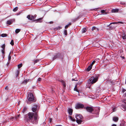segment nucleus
Instances as JSON below:
<instances>
[{
	"mask_svg": "<svg viewBox=\"0 0 126 126\" xmlns=\"http://www.w3.org/2000/svg\"><path fill=\"white\" fill-rule=\"evenodd\" d=\"M49 126L48 125H46L45 126Z\"/></svg>",
	"mask_w": 126,
	"mask_h": 126,
	"instance_id": "53",
	"label": "nucleus"
},
{
	"mask_svg": "<svg viewBox=\"0 0 126 126\" xmlns=\"http://www.w3.org/2000/svg\"><path fill=\"white\" fill-rule=\"evenodd\" d=\"M77 80H75V79H72V81H77Z\"/></svg>",
	"mask_w": 126,
	"mask_h": 126,
	"instance_id": "46",
	"label": "nucleus"
},
{
	"mask_svg": "<svg viewBox=\"0 0 126 126\" xmlns=\"http://www.w3.org/2000/svg\"><path fill=\"white\" fill-rule=\"evenodd\" d=\"M122 109L123 110H126V106H124V105H122Z\"/></svg>",
	"mask_w": 126,
	"mask_h": 126,
	"instance_id": "18",
	"label": "nucleus"
},
{
	"mask_svg": "<svg viewBox=\"0 0 126 126\" xmlns=\"http://www.w3.org/2000/svg\"><path fill=\"white\" fill-rule=\"evenodd\" d=\"M28 81V80H27V79H26L25 80L23 81V83H26Z\"/></svg>",
	"mask_w": 126,
	"mask_h": 126,
	"instance_id": "34",
	"label": "nucleus"
},
{
	"mask_svg": "<svg viewBox=\"0 0 126 126\" xmlns=\"http://www.w3.org/2000/svg\"><path fill=\"white\" fill-rule=\"evenodd\" d=\"M69 118L72 121H75V119L73 118L71 116H69Z\"/></svg>",
	"mask_w": 126,
	"mask_h": 126,
	"instance_id": "21",
	"label": "nucleus"
},
{
	"mask_svg": "<svg viewBox=\"0 0 126 126\" xmlns=\"http://www.w3.org/2000/svg\"><path fill=\"white\" fill-rule=\"evenodd\" d=\"M126 90L124 89H122V92L123 93H124L125 91H126Z\"/></svg>",
	"mask_w": 126,
	"mask_h": 126,
	"instance_id": "40",
	"label": "nucleus"
},
{
	"mask_svg": "<svg viewBox=\"0 0 126 126\" xmlns=\"http://www.w3.org/2000/svg\"><path fill=\"white\" fill-rule=\"evenodd\" d=\"M71 23H69L68 24L66 25L65 26V29H67L68 27L69 26V25H71Z\"/></svg>",
	"mask_w": 126,
	"mask_h": 126,
	"instance_id": "26",
	"label": "nucleus"
},
{
	"mask_svg": "<svg viewBox=\"0 0 126 126\" xmlns=\"http://www.w3.org/2000/svg\"><path fill=\"white\" fill-rule=\"evenodd\" d=\"M13 118H13V117H12V119H13Z\"/></svg>",
	"mask_w": 126,
	"mask_h": 126,
	"instance_id": "54",
	"label": "nucleus"
},
{
	"mask_svg": "<svg viewBox=\"0 0 126 126\" xmlns=\"http://www.w3.org/2000/svg\"><path fill=\"white\" fill-rule=\"evenodd\" d=\"M118 118L116 117H114L113 118V120L115 121L116 122L118 121Z\"/></svg>",
	"mask_w": 126,
	"mask_h": 126,
	"instance_id": "14",
	"label": "nucleus"
},
{
	"mask_svg": "<svg viewBox=\"0 0 126 126\" xmlns=\"http://www.w3.org/2000/svg\"><path fill=\"white\" fill-rule=\"evenodd\" d=\"M62 126L61 125H58L57 126Z\"/></svg>",
	"mask_w": 126,
	"mask_h": 126,
	"instance_id": "52",
	"label": "nucleus"
},
{
	"mask_svg": "<svg viewBox=\"0 0 126 126\" xmlns=\"http://www.w3.org/2000/svg\"><path fill=\"white\" fill-rule=\"evenodd\" d=\"M86 28H83L82 29V32L83 33H85L86 32Z\"/></svg>",
	"mask_w": 126,
	"mask_h": 126,
	"instance_id": "23",
	"label": "nucleus"
},
{
	"mask_svg": "<svg viewBox=\"0 0 126 126\" xmlns=\"http://www.w3.org/2000/svg\"><path fill=\"white\" fill-rule=\"evenodd\" d=\"M115 109H116L115 107H114H114L113 108V112H114V111H115L116 110Z\"/></svg>",
	"mask_w": 126,
	"mask_h": 126,
	"instance_id": "38",
	"label": "nucleus"
},
{
	"mask_svg": "<svg viewBox=\"0 0 126 126\" xmlns=\"http://www.w3.org/2000/svg\"><path fill=\"white\" fill-rule=\"evenodd\" d=\"M92 65H90V66H89L88 68H87V71H89L90 70L92 69Z\"/></svg>",
	"mask_w": 126,
	"mask_h": 126,
	"instance_id": "17",
	"label": "nucleus"
},
{
	"mask_svg": "<svg viewBox=\"0 0 126 126\" xmlns=\"http://www.w3.org/2000/svg\"><path fill=\"white\" fill-rule=\"evenodd\" d=\"M7 36V34H2L1 35V36L2 37H4Z\"/></svg>",
	"mask_w": 126,
	"mask_h": 126,
	"instance_id": "28",
	"label": "nucleus"
},
{
	"mask_svg": "<svg viewBox=\"0 0 126 126\" xmlns=\"http://www.w3.org/2000/svg\"><path fill=\"white\" fill-rule=\"evenodd\" d=\"M27 18L29 19L30 20H32L34 19L33 16L32 15H28L27 16Z\"/></svg>",
	"mask_w": 126,
	"mask_h": 126,
	"instance_id": "9",
	"label": "nucleus"
},
{
	"mask_svg": "<svg viewBox=\"0 0 126 126\" xmlns=\"http://www.w3.org/2000/svg\"><path fill=\"white\" fill-rule=\"evenodd\" d=\"M27 99L29 101L31 102H34L36 101V100L35 99L33 95L31 93H29Z\"/></svg>",
	"mask_w": 126,
	"mask_h": 126,
	"instance_id": "4",
	"label": "nucleus"
},
{
	"mask_svg": "<svg viewBox=\"0 0 126 126\" xmlns=\"http://www.w3.org/2000/svg\"><path fill=\"white\" fill-rule=\"evenodd\" d=\"M20 71V70L19 69H18L16 71V72L15 73V74L16 77L18 76L19 74Z\"/></svg>",
	"mask_w": 126,
	"mask_h": 126,
	"instance_id": "12",
	"label": "nucleus"
},
{
	"mask_svg": "<svg viewBox=\"0 0 126 126\" xmlns=\"http://www.w3.org/2000/svg\"><path fill=\"white\" fill-rule=\"evenodd\" d=\"M42 19V18H39L35 20V21H36V22H40V21Z\"/></svg>",
	"mask_w": 126,
	"mask_h": 126,
	"instance_id": "19",
	"label": "nucleus"
},
{
	"mask_svg": "<svg viewBox=\"0 0 126 126\" xmlns=\"http://www.w3.org/2000/svg\"><path fill=\"white\" fill-rule=\"evenodd\" d=\"M86 109L87 111L90 112H92L93 110V109L92 107H87L86 108Z\"/></svg>",
	"mask_w": 126,
	"mask_h": 126,
	"instance_id": "8",
	"label": "nucleus"
},
{
	"mask_svg": "<svg viewBox=\"0 0 126 126\" xmlns=\"http://www.w3.org/2000/svg\"><path fill=\"white\" fill-rule=\"evenodd\" d=\"M15 20V19H11L8 20L7 22V24L9 25L11 24Z\"/></svg>",
	"mask_w": 126,
	"mask_h": 126,
	"instance_id": "7",
	"label": "nucleus"
},
{
	"mask_svg": "<svg viewBox=\"0 0 126 126\" xmlns=\"http://www.w3.org/2000/svg\"><path fill=\"white\" fill-rule=\"evenodd\" d=\"M60 54L58 53L56 54V55L54 56V57L53 58V60H54L56 59L59 58L60 57Z\"/></svg>",
	"mask_w": 126,
	"mask_h": 126,
	"instance_id": "10",
	"label": "nucleus"
},
{
	"mask_svg": "<svg viewBox=\"0 0 126 126\" xmlns=\"http://www.w3.org/2000/svg\"><path fill=\"white\" fill-rule=\"evenodd\" d=\"M74 90L76 91L77 92H79L78 90L76 87H75L74 88Z\"/></svg>",
	"mask_w": 126,
	"mask_h": 126,
	"instance_id": "37",
	"label": "nucleus"
},
{
	"mask_svg": "<svg viewBox=\"0 0 126 126\" xmlns=\"http://www.w3.org/2000/svg\"><path fill=\"white\" fill-rule=\"evenodd\" d=\"M46 123L45 122H44L43 123V125H45V124Z\"/></svg>",
	"mask_w": 126,
	"mask_h": 126,
	"instance_id": "51",
	"label": "nucleus"
},
{
	"mask_svg": "<svg viewBox=\"0 0 126 126\" xmlns=\"http://www.w3.org/2000/svg\"><path fill=\"white\" fill-rule=\"evenodd\" d=\"M101 13L104 14H107L106 12L104 10H102L101 11Z\"/></svg>",
	"mask_w": 126,
	"mask_h": 126,
	"instance_id": "22",
	"label": "nucleus"
},
{
	"mask_svg": "<svg viewBox=\"0 0 126 126\" xmlns=\"http://www.w3.org/2000/svg\"><path fill=\"white\" fill-rule=\"evenodd\" d=\"M123 58H124V57H123Z\"/></svg>",
	"mask_w": 126,
	"mask_h": 126,
	"instance_id": "55",
	"label": "nucleus"
},
{
	"mask_svg": "<svg viewBox=\"0 0 126 126\" xmlns=\"http://www.w3.org/2000/svg\"><path fill=\"white\" fill-rule=\"evenodd\" d=\"M73 112V110L71 109H68V112L69 114L70 115H71L72 114Z\"/></svg>",
	"mask_w": 126,
	"mask_h": 126,
	"instance_id": "11",
	"label": "nucleus"
},
{
	"mask_svg": "<svg viewBox=\"0 0 126 126\" xmlns=\"http://www.w3.org/2000/svg\"><path fill=\"white\" fill-rule=\"evenodd\" d=\"M18 9V7H16L15 8L13 9V11L14 12H16V11Z\"/></svg>",
	"mask_w": 126,
	"mask_h": 126,
	"instance_id": "31",
	"label": "nucleus"
},
{
	"mask_svg": "<svg viewBox=\"0 0 126 126\" xmlns=\"http://www.w3.org/2000/svg\"><path fill=\"white\" fill-rule=\"evenodd\" d=\"M22 65V63H20L18 65V69L20 68Z\"/></svg>",
	"mask_w": 126,
	"mask_h": 126,
	"instance_id": "25",
	"label": "nucleus"
},
{
	"mask_svg": "<svg viewBox=\"0 0 126 126\" xmlns=\"http://www.w3.org/2000/svg\"><path fill=\"white\" fill-rule=\"evenodd\" d=\"M10 44L12 46H13L14 45V42L13 40H11V41L10 43Z\"/></svg>",
	"mask_w": 126,
	"mask_h": 126,
	"instance_id": "32",
	"label": "nucleus"
},
{
	"mask_svg": "<svg viewBox=\"0 0 126 126\" xmlns=\"http://www.w3.org/2000/svg\"><path fill=\"white\" fill-rule=\"evenodd\" d=\"M38 108L37 105H34L33 106L32 110L33 112H35L38 110Z\"/></svg>",
	"mask_w": 126,
	"mask_h": 126,
	"instance_id": "5",
	"label": "nucleus"
},
{
	"mask_svg": "<svg viewBox=\"0 0 126 126\" xmlns=\"http://www.w3.org/2000/svg\"><path fill=\"white\" fill-rule=\"evenodd\" d=\"M5 50L4 49H2L1 50V52L2 53V54H3V57L4 56V54H5V51H4Z\"/></svg>",
	"mask_w": 126,
	"mask_h": 126,
	"instance_id": "27",
	"label": "nucleus"
},
{
	"mask_svg": "<svg viewBox=\"0 0 126 126\" xmlns=\"http://www.w3.org/2000/svg\"><path fill=\"white\" fill-rule=\"evenodd\" d=\"M96 28V27H92V31L94 30Z\"/></svg>",
	"mask_w": 126,
	"mask_h": 126,
	"instance_id": "39",
	"label": "nucleus"
},
{
	"mask_svg": "<svg viewBox=\"0 0 126 126\" xmlns=\"http://www.w3.org/2000/svg\"><path fill=\"white\" fill-rule=\"evenodd\" d=\"M64 34L66 36L67 34V30H64Z\"/></svg>",
	"mask_w": 126,
	"mask_h": 126,
	"instance_id": "29",
	"label": "nucleus"
},
{
	"mask_svg": "<svg viewBox=\"0 0 126 126\" xmlns=\"http://www.w3.org/2000/svg\"><path fill=\"white\" fill-rule=\"evenodd\" d=\"M95 62V61H93L92 63L91 64V65H92V66L93 65L94 63Z\"/></svg>",
	"mask_w": 126,
	"mask_h": 126,
	"instance_id": "35",
	"label": "nucleus"
},
{
	"mask_svg": "<svg viewBox=\"0 0 126 126\" xmlns=\"http://www.w3.org/2000/svg\"><path fill=\"white\" fill-rule=\"evenodd\" d=\"M119 10L118 9H113L112 10V13L117 12H118Z\"/></svg>",
	"mask_w": 126,
	"mask_h": 126,
	"instance_id": "15",
	"label": "nucleus"
},
{
	"mask_svg": "<svg viewBox=\"0 0 126 126\" xmlns=\"http://www.w3.org/2000/svg\"><path fill=\"white\" fill-rule=\"evenodd\" d=\"M77 122L79 124H80L83 121V117L81 115L79 114H76L75 116Z\"/></svg>",
	"mask_w": 126,
	"mask_h": 126,
	"instance_id": "2",
	"label": "nucleus"
},
{
	"mask_svg": "<svg viewBox=\"0 0 126 126\" xmlns=\"http://www.w3.org/2000/svg\"><path fill=\"white\" fill-rule=\"evenodd\" d=\"M19 117V115H17L16 117V119Z\"/></svg>",
	"mask_w": 126,
	"mask_h": 126,
	"instance_id": "42",
	"label": "nucleus"
},
{
	"mask_svg": "<svg viewBox=\"0 0 126 126\" xmlns=\"http://www.w3.org/2000/svg\"><path fill=\"white\" fill-rule=\"evenodd\" d=\"M10 53L9 54L8 57V62H9V63L10 62V61L11 59V56H10Z\"/></svg>",
	"mask_w": 126,
	"mask_h": 126,
	"instance_id": "24",
	"label": "nucleus"
},
{
	"mask_svg": "<svg viewBox=\"0 0 126 126\" xmlns=\"http://www.w3.org/2000/svg\"><path fill=\"white\" fill-rule=\"evenodd\" d=\"M123 96L124 97H125L126 96V92L125 93V94Z\"/></svg>",
	"mask_w": 126,
	"mask_h": 126,
	"instance_id": "48",
	"label": "nucleus"
},
{
	"mask_svg": "<svg viewBox=\"0 0 126 126\" xmlns=\"http://www.w3.org/2000/svg\"><path fill=\"white\" fill-rule=\"evenodd\" d=\"M123 102L124 103H125L126 104V100H124Z\"/></svg>",
	"mask_w": 126,
	"mask_h": 126,
	"instance_id": "44",
	"label": "nucleus"
},
{
	"mask_svg": "<svg viewBox=\"0 0 126 126\" xmlns=\"http://www.w3.org/2000/svg\"><path fill=\"white\" fill-rule=\"evenodd\" d=\"M52 121V119H50L49 120V122H51Z\"/></svg>",
	"mask_w": 126,
	"mask_h": 126,
	"instance_id": "49",
	"label": "nucleus"
},
{
	"mask_svg": "<svg viewBox=\"0 0 126 126\" xmlns=\"http://www.w3.org/2000/svg\"><path fill=\"white\" fill-rule=\"evenodd\" d=\"M122 36L123 39H126V35L125 33H123Z\"/></svg>",
	"mask_w": 126,
	"mask_h": 126,
	"instance_id": "16",
	"label": "nucleus"
},
{
	"mask_svg": "<svg viewBox=\"0 0 126 126\" xmlns=\"http://www.w3.org/2000/svg\"><path fill=\"white\" fill-rule=\"evenodd\" d=\"M1 47L3 48V49H4L5 48V45L4 44H3L1 46Z\"/></svg>",
	"mask_w": 126,
	"mask_h": 126,
	"instance_id": "30",
	"label": "nucleus"
},
{
	"mask_svg": "<svg viewBox=\"0 0 126 126\" xmlns=\"http://www.w3.org/2000/svg\"><path fill=\"white\" fill-rule=\"evenodd\" d=\"M63 86L64 87H65V84L64 83V82H63Z\"/></svg>",
	"mask_w": 126,
	"mask_h": 126,
	"instance_id": "43",
	"label": "nucleus"
},
{
	"mask_svg": "<svg viewBox=\"0 0 126 126\" xmlns=\"http://www.w3.org/2000/svg\"><path fill=\"white\" fill-rule=\"evenodd\" d=\"M97 77H92L90 78L88 82V84H93L95 83L98 80Z\"/></svg>",
	"mask_w": 126,
	"mask_h": 126,
	"instance_id": "3",
	"label": "nucleus"
},
{
	"mask_svg": "<svg viewBox=\"0 0 126 126\" xmlns=\"http://www.w3.org/2000/svg\"><path fill=\"white\" fill-rule=\"evenodd\" d=\"M40 60L39 59H37L36 60H35L34 61V63H35L37 62H39V61Z\"/></svg>",
	"mask_w": 126,
	"mask_h": 126,
	"instance_id": "33",
	"label": "nucleus"
},
{
	"mask_svg": "<svg viewBox=\"0 0 126 126\" xmlns=\"http://www.w3.org/2000/svg\"><path fill=\"white\" fill-rule=\"evenodd\" d=\"M118 23L123 24V22H121V21H119V22H113L111 23L110 24V25L111 24H118Z\"/></svg>",
	"mask_w": 126,
	"mask_h": 126,
	"instance_id": "13",
	"label": "nucleus"
},
{
	"mask_svg": "<svg viewBox=\"0 0 126 126\" xmlns=\"http://www.w3.org/2000/svg\"><path fill=\"white\" fill-rule=\"evenodd\" d=\"M39 118L36 114H34L33 112H29L25 116L27 121L35 124H37Z\"/></svg>",
	"mask_w": 126,
	"mask_h": 126,
	"instance_id": "1",
	"label": "nucleus"
},
{
	"mask_svg": "<svg viewBox=\"0 0 126 126\" xmlns=\"http://www.w3.org/2000/svg\"><path fill=\"white\" fill-rule=\"evenodd\" d=\"M96 111H97V112H96V113L98 114V112L99 111V109H98V108H97V109H96Z\"/></svg>",
	"mask_w": 126,
	"mask_h": 126,
	"instance_id": "36",
	"label": "nucleus"
},
{
	"mask_svg": "<svg viewBox=\"0 0 126 126\" xmlns=\"http://www.w3.org/2000/svg\"><path fill=\"white\" fill-rule=\"evenodd\" d=\"M20 31V30L19 29H17L15 31V33H18Z\"/></svg>",
	"mask_w": 126,
	"mask_h": 126,
	"instance_id": "20",
	"label": "nucleus"
},
{
	"mask_svg": "<svg viewBox=\"0 0 126 126\" xmlns=\"http://www.w3.org/2000/svg\"><path fill=\"white\" fill-rule=\"evenodd\" d=\"M41 78H39L37 80V81H41Z\"/></svg>",
	"mask_w": 126,
	"mask_h": 126,
	"instance_id": "41",
	"label": "nucleus"
},
{
	"mask_svg": "<svg viewBox=\"0 0 126 126\" xmlns=\"http://www.w3.org/2000/svg\"><path fill=\"white\" fill-rule=\"evenodd\" d=\"M84 106V105L81 104H77L76 106V109H80L82 108Z\"/></svg>",
	"mask_w": 126,
	"mask_h": 126,
	"instance_id": "6",
	"label": "nucleus"
},
{
	"mask_svg": "<svg viewBox=\"0 0 126 126\" xmlns=\"http://www.w3.org/2000/svg\"><path fill=\"white\" fill-rule=\"evenodd\" d=\"M116 125L115 124H113L112 126H116Z\"/></svg>",
	"mask_w": 126,
	"mask_h": 126,
	"instance_id": "50",
	"label": "nucleus"
},
{
	"mask_svg": "<svg viewBox=\"0 0 126 126\" xmlns=\"http://www.w3.org/2000/svg\"><path fill=\"white\" fill-rule=\"evenodd\" d=\"M36 15H35L34 16H33L34 18V19H35V18L36 17Z\"/></svg>",
	"mask_w": 126,
	"mask_h": 126,
	"instance_id": "45",
	"label": "nucleus"
},
{
	"mask_svg": "<svg viewBox=\"0 0 126 126\" xmlns=\"http://www.w3.org/2000/svg\"><path fill=\"white\" fill-rule=\"evenodd\" d=\"M7 88H8V86H7L5 88V89H6V90H7Z\"/></svg>",
	"mask_w": 126,
	"mask_h": 126,
	"instance_id": "47",
	"label": "nucleus"
}]
</instances>
